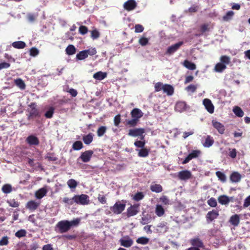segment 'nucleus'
<instances>
[{
	"label": "nucleus",
	"mask_w": 250,
	"mask_h": 250,
	"mask_svg": "<svg viewBox=\"0 0 250 250\" xmlns=\"http://www.w3.org/2000/svg\"><path fill=\"white\" fill-rule=\"evenodd\" d=\"M150 149L144 147L139 150L138 155L140 157H146L148 156Z\"/></svg>",
	"instance_id": "b1692460"
},
{
	"label": "nucleus",
	"mask_w": 250,
	"mask_h": 250,
	"mask_svg": "<svg viewBox=\"0 0 250 250\" xmlns=\"http://www.w3.org/2000/svg\"><path fill=\"white\" fill-rule=\"evenodd\" d=\"M220 60L221 62L225 65L229 64L230 62V57L226 55L222 56L220 57Z\"/></svg>",
	"instance_id": "37998d69"
},
{
	"label": "nucleus",
	"mask_w": 250,
	"mask_h": 250,
	"mask_svg": "<svg viewBox=\"0 0 250 250\" xmlns=\"http://www.w3.org/2000/svg\"><path fill=\"white\" fill-rule=\"evenodd\" d=\"M48 161H56L58 158L55 156L53 153H48L45 157Z\"/></svg>",
	"instance_id": "8fccbe9b"
},
{
	"label": "nucleus",
	"mask_w": 250,
	"mask_h": 250,
	"mask_svg": "<svg viewBox=\"0 0 250 250\" xmlns=\"http://www.w3.org/2000/svg\"><path fill=\"white\" fill-rule=\"evenodd\" d=\"M226 65L221 62L217 63L214 67V71L217 72H222L226 68Z\"/></svg>",
	"instance_id": "7c9ffc66"
},
{
	"label": "nucleus",
	"mask_w": 250,
	"mask_h": 250,
	"mask_svg": "<svg viewBox=\"0 0 250 250\" xmlns=\"http://www.w3.org/2000/svg\"><path fill=\"white\" fill-rule=\"evenodd\" d=\"M197 89V86L194 84H190L186 88L187 91H190L192 93L195 92Z\"/></svg>",
	"instance_id": "680f3d73"
},
{
	"label": "nucleus",
	"mask_w": 250,
	"mask_h": 250,
	"mask_svg": "<svg viewBox=\"0 0 250 250\" xmlns=\"http://www.w3.org/2000/svg\"><path fill=\"white\" fill-rule=\"evenodd\" d=\"M80 221V219L77 218L71 221L62 220L59 222L56 226V230L58 229L60 233H64L68 231L73 226H77Z\"/></svg>",
	"instance_id": "f257e3e1"
},
{
	"label": "nucleus",
	"mask_w": 250,
	"mask_h": 250,
	"mask_svg": "<svg viewBox=\"0 0 250 250\" xmlns=\"http://www.w3.org/2000/svg\"><path fill=\"white\" fill-rule=\"evenodd\" d=\"M12 45L15 48L23 49L26 46V44L22 41H17L13 42Z\"/></svg>",
	"instance_id": "bb28decb"
},
{
	"label": "nucleus",
	"mask_w": 250,
	"mask_h": 250,
	"mask_svg": "<svg viewBox=\"0 0 250 250\" xmlns=\"http://www.w3.org/2000/svg\"><path fill=\"white\" fill-rule=\"evenodd\" d=\"M106 76L107 73L102 71L97 72L93 75V78L99 81L104 79Z\"/></svg>",
	"instance_id": "4be33fe9"
},
{
	"label": "nucleus",
	"mask_w": 250,
	"mask_h": 250,
	"mask_svg": "<svg viewBox=\"0 0 250 250\" xmlns=\"http://www.w3.org/2000/svg\"><path fill=\"white\" fill-rule=\"evenodd\" d=\"M134 145L136 147L138 148H143L144 147L146 142L145 140L144 141H136L134 142Z\"/></svg>",
	"instance_id": "864d4df0"
},
{
	"label": "nucleus",
	"mask_w": 250,
	"mask_h": 250,
	"mask_svg": "<svg viewBox=\"0 0 250 250\" xmlns=\"http://www.w3.org/2000/svg\"><path fill=\"white\" fill-rule=\"evenodd\" d=\"M174 92V87L170 84H165L163 92L166 93L167 96H171Z\"/></svg>",
	"instance_id": "a211bd4d"
},
{
	"label": "nucleus",
	"mask_w": 250,
	"mask_h": 250,
	"mask_svg": "<svg viewBox=\"0 0 250 250\" xmlns=\"http://www.w3.org/2000/svg\"><path fill=\"white\" fill-rule=\"evenodd\" d=\"M93 154V151L91 150H86L83 152L80 158L82 160L83 162H88L90 160V159Z\"/></svg>",
	"instance_id": "9d476101"
},
{
	"label": "nucleus",
	"mask_w": 250,
	"mask_h": 250,
	"mask_svg": "<svg viewBox=\"0 0 250 250\" xmlns=\"http://www.w3.org/2000/svg\"><path fill=\"white\" fill-rule=\"evenodd\" d=\"M212 124L213 126L217 129L220 134H223L224 133L225 128L222 124L215 120H212Z\"/></svg>",
	"instance_id": "ddd939ff"
},
{
	"label": "nucleus",
	"mask_w": 250,
	"mask_h": 250,
	"mask_svg": "<svg viewBox=\"0 0 250 250\" xmlns=\"http://www.w3.org/2000/svg\"><path fill=\"white\" fill-rule=\"evenodd\" d=\"M125 203L121 201L117 202L113 207L110 208V209L114 213L120 214L125 208Z\"/></svg>",
	"instance_id": "20e7f679"
},
{
	"label": "nucleus",
	"mask_w": 250,
	"mask_h": 250,
	"mask_svg": "<svg viewBox=\"0 0 250 250\" xmlns=\"http://www.w3.org/2000/svg\"><path fill=\"white\" fill-rule=\"evenodd\" d=\"M160 201L164 205H169L170 202L169 199L166 196H162L160 198Z\"/></svg>",
	"instance_id": "774afa93"
},
{
	"label": "nucleus",
	"mask_w": 250,
	"mask_h": 250,
	"mask_svg": "<svg viewBox=\"0 0 250 250\" xmlns=\"http://www.w3.org/2000/svg\"><path fill=\"white\" fill-rule=\"evenodd\" d=\"M130 114L132 119L125 120L124 123L129 127H135L138 124L139 119L143 116V113L140 109L135 108L132 110Z\"/></svg>",
	"instance_id": "f03ea898"
},
{
	"label": "nucleus",
	"mask_w": 250,
	"mask_h": 250,
	"mask_svg": "<svg viewBox=\"0 0 250 250\" xmlns=\"http://www.w3.org/2000/svg\"><path fill=\"white\" fill-rule=\"evenodd\" d=\"M183 43V42L181 41L169 46L166 51V54L169 55L173 54L180 48Z\"/></svg>",
	"instance_id": "39448f33"
},
{
	"label": "nucleus",
	"mask_w": 250,
	"mask_h": 250,
	"mask_svg": "<svg viewBox=\"0 0 250 250\" xmlns=\"http://www.w3.org/2000/svg\"><path fill=\"white\" fill-rule=\"evenodd\" d=\"M145 132V129L143 128H135L129 129L128 135L134 137H139V135H142Z\"/></svg>",
	"instance_id": "423d86ee"
},
{
	"label": "nucleus",
	"mask_w": 250,
	"mask_h": 250,
	"mask_svg": "<svg viewBox=\"0 0 250 250\" xmlns=\"http://www.w3.org/2000/svg\"><path fill=\"white\" fill-rule=\"evenodd\" d=\"M150 189L152 191L155 192L156 193H159L162 191L163 188L159 184H154L150 186Z\"/></svg>",
	"instance_id": "72a5a7b5"
},
{
	"label": "nucleus",
	"mask_w": 250,
	"mask_h": 250,
	"mask_svg": "<svg viewBox=\"0 0 250 250\" xmlns=\"http://www.w3.org/2000/svg\"><path fill=\"white\" fill-rule=\"evenodd\" d=\"M121 122V116L120 114H118L115 116L114 118V124L116 126H118Z\"/></svg>",
	"instance_id": "69168bd1"
},
{
	"label": "nucleus",
	"mask_w": 250,
	"mask_h": 250,
	"mask_svg": "<svg viewBox=\"0 0 250 250\" xmlns=\"http://www.w3.org/2000/svg\"><path fill=\"white\" fill-rule=\"evenodd\" d=\"M12 189V186L10 184H5L2 187V191L6 194L10 193Z\"/></svg>",
	"instance_id": "49530a36"
},
{
	"label": "nucleus",
	"mask_w": 250,
	"mask_h": 250,
	"mask_svg": "<svg viewBox=\"0 0 250 250\" xmlns=\"http://www.w3.org/2000/svg\"><path fill=\"white\" fill-rule=\"evenodd\" d=\"M83 147V144L81 141L75 142L72 146V148L75 150H79Z\"/></svg>",
	"instance_id": "4c0bfd02"
},
{
	"label": "nucleus",
	"mask_w": 250,
	"mask_h": 250,
	"mask_svg": "<svg viewBox=\"0 0 250 250\" xmlns=\"http://www.w3.org/2000/svg\"><path fill=\"white\" fill-rule=\"evenodd\" d=\"M187 109V104L185 102L180 101L177 102L175 105L176 111L181 112Z\"/></svg>",
	"instance_id": "6ab92c4d"
},
{
	"label": "nucleus",
	"mask_w": 250,
	"mask_h": 250,
	"mask_svg": "<svg viewBox=\"0 0 250 250\" xmlns=\"http://www.w3.org/2000/svg\"><path fill=\"white\" fill-rule=\"evenodd\" d=\"M40 204V202H37L35 201L31 200L27 202L26 208L30 210H34L38 208Z\"/></svg>",
	"instance_id": "aec40b11"
},
{
	"label": "nucleus",
	"mask_w": 250,
	"mask_h": 250,
	"mask_svg": "<svg viewBox=\"0 0 250 250\" xmlns=\"http://www.w3.org/2000/svg\"><path fill=\"white\" fill-rule=\"evenodd\" d=\"M38 16L37 14L29 13L27 15V18L30 22H34Z\"/></svg>",
	"instance_id": "3c124183"
},
{
	"label": "nucleus",
	"mask_w": 250,
	"mask_h": 250,
	"mask_svg": "<svg viewBox=\"0 0 250 250\" xmlns=\"http://www.w3.org/2000/svg\"><path fill=\"white\" fill-rule=\"evenodd\" d=\"M191 244L196 248H204V244L203 242L199 238H195L192 239L190 241Z\"/></svg>",
	"instance_id": "f3484780"
},
{
	"label": "nucleus",
	"mask_w": 250,
	"mask_h": 250,
	"mask_svg": "<svg viewBox=\"0 0 250 250\" xmlns=\"http://www.w3.org/2000/svg\"><path fill=\"white\" fill-rule=\"evenodd\" d=\"M87 54L84 50L80 51L76 55V59L78 60H83L87 58Z\"/></svg>",
	"instance_id": "ea45409f"
},
{
	"label": "nucleus",
	"mask_w": 250,
	"mask_h": 250,
	"mask_svg": "<svg viewBox=\"0 0 250 250\" xmlns=\"http://www.w3.org/2000/svg\"><path fill=\"white\" fill-rule=\"evenodd\" d=\"M144 30V27L141 24H136L135 26V32L136 33L142 32Z\"/></svg>",
	"instance_id": "0e129e2a"
},
{
	"label": "nucleus",
	"mask_w": 250,
	"mask_h": 250,
	"mask_svg": "<svg viewBox=\"0 0 250 250\" xmlns=\"http://www.w3.org/2000/svg\"><path fill=\"white\" fill-rule=\"evenodd\" d=\"M54 108L50 107L48 110L45 113L44 116L47 119H50L53 117L54 113Z\"/></svg>",
	"instance_id": "79ce46f5"
},
{
	"label": "nucleus",
	"mask_w": 250,
	"mask_h": 250,
	"mask_svg": "<svg viewBox=\"0 0 250 250\" xmlns=\"http://www.w3.org/2000/svg\"><path fill=\"white\" fill-rule=\"evenodd\" d=\"M214 142L213 137L210 135H208L205 138V142L203 143V145L205 147H209L213 144Z\"/></svg>",
	"instance_id": "412c9836"
},
{
	"label": "nucleus",
	"mask_w": 250,
	"mask_h": 250,
	"mask_svg": "<svg viewBox=\"0 0 250 250\" xmlns=\"http://www.w3.org/2000/svg\"><path fill=\"white\" fill-rule=\"evenodd\" d=\"M65 52L67 55H72L75 54L76 52V49L73 45L70 44L68 45L65 49Z\"/></svg>",
	"instance_id": "c85d7f7f"
},
{
	"label": "nucleus",
	"mask_w": 250,
	"mask_h": 250,
	"mask_svg": "<svg viewBox=\"0 0 250 250\" xmlns=\"http://www.w3.org/2000/svg\"><path fill=\"white\" fill-rule=\"evenodd\" d=\"M39 53V50L36 47H32L30 49V55L33 57H36Z\"/></svg>",
	"instance_id": "bf43d9fd"
},
{
	"label": "nucleus",
	"mask_w": 250,
	"mask_h": 250,
	"mask_svg": "<svg viewBox=\"0 0 250 250\" xmlns=\"http://www.w3.org/2000/svg\"><path fill=\"white\" fill-rule=\"evenodd\" d=\"M137 6V2L135 0H128L124 4V8L127 11H130L135 9Z\"/></svg>",
	"instance_id": "0eeeda50"
},
{
	"label": "nucleus",
	"mask_w": 250,
	"mask_h": 250,
	"mask_svg": "<svg viewBox=\"0 0 250 250\" xmlns=\"http://www.w3.org/2000/svg\"><path fill=\"white\" fill-rule=\"evenodd\" d=\"M203 104L205 106L206 109L209 113H213L214 112V107L212 104L211 101L208 99H205L203 100Z\"/></svg>",
	"instance_id": "4468645a"
},
{
	"label": "nucleus",
	"mask_w": 250,
	"mask_h": 250,
	"mask_svg": "<svg viewBox=\"0 0 250 250\" xmlns=\"http://www.w3.org/2000/svg\"><path fill=\"white\" fill-rule=\"evenodd\" d=\"M142 214H143V216L141 218V220L140 221L142 225H145V224H147V223L150 222L151 219L150 215H149L148 214L145 215L144 212H143Z\"/></svg>",
	"instance_id": "2f4dec72"
},
{
	"label": "nucleus",
	"mask_w": 250,
	"mask_h": 250,
	"mask_svg": "<svg viewBox=\"0 0 250 250\" xmlns=\"http://www.w3.org/2000/svg\"><path fill=\"white\" fill-rule=\"evenodd\" d=\"M149 239L148 238L145 237H141L140 238H138L136 242L138 244H141L142 245H146L149 242Z\"/></svg>",
	"instance_id": "de8ad7c7"
},
{
	"label": "nucleus",
	"mask_w": 250,
	"mask_h": 250,
	"mask_svg": "<svg viewBox=\"0 0 250 250\" xmlns=\"http://www.w3.org/2000/svg\"><path fill=\"white\" fill-rule=\"evenodd\" d=\"M14 83L21 90L25 88V84L24 81L21 78L15 80Z\"/></svg>",
	"instance_id": "393cba45"
},
{
	"label": "nucleus",
	"mask_w": 250,
	"mask_h": 250,
	"mask_svg": "<svg viewBox=\"0 0 250 250\" xmlns=\"http://www.w3.org/2000/svg\"><path fill=\"white\" fill-rule=\"evenodd\" d=\"M155 213L159 217H161L165 214V210L161 205H157L156 206Z\"/></svg>",
	"instance_id": "cd10ccee"
},
{
	"label": "nucleus",
	"mask_w": 250,
	"mask_h": 250,
	"mask_svg": "<svg viewBox=\"0 0 250 250\" xmlns=\"http://www.w3.org/2000/svg\"><path fill=\"white\" fill-rule=\"evenodd\" d=\"M46 190L44 188H42L38 190L37 191H36L35 193V196L38 199H41L46 194Z\"/></svg>",
	"instance_id": "473e14b6"
},
{
	"label": "nucleus",
	"mask_w": 250,
	"mask_h": 250,
	"mask_svg": "<svg viewBox=\"0 0 250 250\" xmlns=\"http://www.w3.org/2000/svg\"><path fill=\"white\" fill-rule=\"evenodd\" d=\"M26 142L30 146H38L40 144L38 138L33 135L28 136L26 139Z\"/></svg>",
	"instance_id": "9b49d317"
},
{
	"label": "nucleus",
	"mask_w": 250,
	"mask_h": 250,
	"mask_svg": "<svg viewBox=\"0 0 250 250\" xmlns=\"http://www.w3.org/2000/svg\"><path fill=\"white\" fill-rule=\"evenodd\" d=\"M74 199L75 203L81 205H88L89 203V197L86 194H82L80 195H75Z\"/></svg>",
	"instance_id": "7ed1b4c3"
},
{
	"label": "nucleus",
	"mask_w": 250,
	"mask_h": 250,
	"mask_svg": "<svg viewBox=\"0 0 250 250\" xmlns=\"http://www.w3.org/2000/svg\"><path fill=\"white\" fill-rule=\"evenodd\" d=\"M184 66L188 69L194 70L196 69V65L188 60H185L183 63Z\"/></svg>",
	"instance_id": "a878e982"
},
{
	"label": "nucleus",
	"mask_w": 250,
	"mask_h": 250,
	"mask_svg": "<svg viewBox=\"0 0 250 250\" xmlns=\"http://www.w3.org/2000/svg\"><path fill=\"white\" fill-rule=\"evenodd\" d=\"M234 13L232 11H229L227 12L226 14L223 17V20L224 21H229L230 20L233 16Z\"/></svg>",
	"instance_id": "a19ab883"
},
{
	"label": "nucleus",
	"mask_w": 250,
	"mask_h": 250,
	"mask_svg": "<svg viewBox=\"0 0 250 250\" xmlns=\"http://www.w3.org/2000/svg\"><path fill=\"white\" fill-rule=\"evenodd\" d=\"M67 185L70 188H75L77 185V183L75 180L70 179L68 181Z\"/></svg>",
	"instance_id": "052dcab7"
},
{
	"label": "nucleus",
	"mask_w": 250,
	"mask_h": 250,
	"mask_svg": "<svg viewBox=\"0 0 250 250\" xmlns=\"http://www.w3.org/2000/svg\"><path fill=\"white\" fill-rule=\"evenodd\" d=\"M218 215V212L216 210H212L211 211L208 212L206 215L208 223H209L215 219L217 218Z\"/></svg>",
	"instance_id": "dca6fc26"
},
{
	"label": "nucleus",
	"mask_w": 250,
	"mask_h": 250,
	"mask_svg": "<svg viewBox=\"0 0 250 250\" xmlns=\"http://www.w3.org/2000/svg\"><path fill=\"white\" fill-rule=\"evenodd\" d=\"M8 244V237L4 236L0 240V246H5Z\"/></svg>",
	"instance_id": "338daca9"
},
{
	"label": "nucleus",
	"mask_w": 250,
	"mask_h": 250,
	"mask_svg": "<svg viewBox=\"0 0 250 250\" xmlns=\"http://www.w3.org/2000/svg\"><path fill=\"white\" fill-rule=\"evenodd\" d=\"M177 177L182 180H186L191 177V173H178Z\"/></svg>",
	"instance_id": "c9c22d12"
},
{
	"label": "nucleus",
	"mask_w": 250,
	"mask_h": 250,
	"mask_svg": "<svg viewBox=\"0 0 250 250\" xmlns=\"http://www.w3.org/2000/svg\"><path fill=\"white\" fill-rule=\"evenodd\" d=\"M140 204H136L128 208L127 209V216L130 217L137 214L139 212Z\"/></svg>",
	"instance_id": "6e6552de"
},
{
	"label": "nucleus",
	"mask_w": 250,
	"mask_h": 250,
	"mask_svg": "<svg viewBox=\"0 0 250 250\" xmlns=\"http://www.w3.org/2000/svg\"><path fill=\"white\" fill-rule=\"evenodd\" d=\"M229 222L232 225L237 226L240 222L239 216L238 214L232 215L230 218Z\"/></svg>",
	"instance_id": "5701e85b"
},
{
	"label": "nucleus",
	"mask_w": 250,
	"mask_h": 250,
	"mask_svg": "<svg viewBox=\"0 0 250 250\" xmlns=\"http://www.w3.org/2000/svg\"><path fill=\"white\" fill-rule=\"evenodd\" d=\"M93 137L92 133L83 136V140L85 144L89 145L93 141Z\"/></svg>",
	"instance_id": "c756f323"
},
{
	"label": "nucleus",
	"mask_w": 250,
	"mask_h": 250,
	"mask_svg": "<svg viewBox=\"0 0 250 250\" xmlns=\"http://www.w3.org/2000/svg\"><path fill=\"white\" fill-rule=\"evenodd\" d=\"M100 37V33L97 29H94L91 32V37L93 39H97Z\"/></svg>",
	"instance_id": "5fc2aeb1"
},
{
	"label": "nucleus",
	"mask_w": 250,
	"mask_h": 250,
	"mask_svg": "<svg viewBox=\"0 0 250 250\" xmlns=\"http://www.w3.org/2000/svg\"><path fill=\"white\" fill-rule=\"evenodd\" d=\"M201 151L199 150H194L191 151L183 161V164L188 163L192 159L197 158L200 154Z\"/></svg>",
	"instance_id": "1a4fd4ad"
},
{
	"label": "nucleus",
	"mask_w": 250,
	"mask_h": 250,
	"mask_svg": "<svg viewBox=\"0 0 250 250\" xmlns=\"http://www.w3.org/2000/svg\"><path fill=\"white\" fill-rule=\"evenodd\" d=\"M74 196L72 198H68V197H64L62 199V202L68 205H72L75 203Z\"/></svg>",
	"instance_id": "09e8293b"
},
{
	"label": "nucleus",
	"mask_w": 250,
	"mask_h": 250,
	"mask_svg": "<svg viewBox=\"0 0 250 250\" xmlns=\"http://www.w3.org/2000/svg\"><path fill=\"white\" fill-rule=\"evenodd\" d=\"M233 112L238 117H242L244 116V112L239 106H235L233 109Z\"/></svg>",
	"instance_id": "f704fd0d"
},
{
	"label": "nucleus",
	"mask_w": 250,
	"mask_h": 250,
	"mask_svg": "<svg viewBox=\"0 0 250 250\" xmlns=\"http://www.w3.org/2000/svg\"><path fill=\"white\" fill-rule=\"evenodd\" d=\"M219 202L222 205L228 204L229 202V197L226 195H222L218 198Z\"/></svg>",
	"instance_id": "58836bf2"
},
{
	"label": "nucleus",
	"mask_w": 250,
	"mask_h": 250,
	"mask_svg": "<svg viewBox=\"0 0 250 250\" xmlns=\"http://www.w3.org/2000/svg\"><path fill=\"white\" fill-rule=\"evenodd\" d=\"M164 84L161 82H158L155 84L154 89L155 92H159L164 90Z\"/></svg>",
	"instance_id": "a18cd8bd"
},
{
	"label": "nucleus",
	"mask_w": 250,
	"mask_h": 250,
	"mask_svg": "<svg viewBox=\"0 0 250 250\" xmlns=\"http://www.w3.org/2000/svg\"><path fill=\"white\" fill-rule=\"evenodd\" d=\"M79 32L82 35H85L88 32V28L84 25H81L79 28Z\"/></svg>",
	"instance_id": "13d9d810"
},
{
	"label": "nucleus",
	"mask_w": 250,
	"mask_h": 250,
	"mask_svg": "<svg viewBox=\"0 0 250 250\" xmlns=\"http://www.w3.org/2000/svg\"><path fill=\"white\" fill-rule=\"evenodd\" d=\"M107 128L105 126H101L97 130V134L98 137H102L106 132Z\"/></svg>",
	"instance_id": "c03bdc74"
},
{
	"label": "nucleus",
	"mask_w": 250,
	"mask_h": 250,
	"mask_svg": "<svg viewBox=\"0 0 250 250\" xmlns=\"http://www.w3.org/2000/svg\"><path fill=\"white\" fill-rule=\"evenodd\" d=\"M120 242L121 246L126 248H129L133 245V241L132 239L126 236L121 238L120 240Z\"/></svg>",
	"instance_id": "f8f14e48"
},
{
	"label": "nucleus",
	"mask_w": 250,
	"mask_h": 250,
	"mask_svg": "<svg viewBox=\"0 0 250 250\" xmlns=\"http://www.w3.org/2000/svg\"><path fill=\"white\" fill-rule=\"evenodd\" d=\"M29 106L31 108L29 111V117H37L39 116V111L36 108V104L35 103H31Z\"/></svg>",
	"instance_id": "2eb2a0df"
},
{
	"label": "nucleus",
	"mask_w": 250,
	"mask_h": 250,
	"mask_svg": "<svg viewBox=\"0 0 250 250\" xmlns=\"http://www.w3.org/2000/svg\"><path fill=\"white\" fill-rule=\"evenodd\" d=\"M84 51L86 52V54H87V57L88 55L93 56L97 53L96 49L95 48L84 50Z\"/></svg>",
	"instance_id": "4d7b16f0"
},
{
	"label": "nucleus",
	"mask_w": 250,
	"mask_h": 250,
	"mask_svg": "<svg viewBox=\"0 0 250 250\" xmlns=\"http://www.w3.org/2000/svg\"><path fill=\"white\" fill-rule=\"evenodd\" d=\"M241 175L239 173H232L230 176V180L232 182H237L241 179Z\"/></svg>",
	"instance_id": "e433bc0d"
},
{
	"label": "nucleus",
	"mask_w": 250,
	"mask_h": 250,
	"mask_svg": "<svg viewBox=\"0 0 250 250\" xmlns=\"http://www.w3.org/2000/svg\"><path fill=\"white\" fill-rule=\"evenodd\" d=\"M139 43L142 46H145L148 43V39L145 37H141L139 40Z\"/></svg>",
	"instance_id": "6e6d98bb"
},
{
	"label": "nucleus",
	"mask_w": 250,
	"mask_h": 250,
	"mask_svg": "<svg viewBox=\"0 0 250 250\" xmlns=\"http://www.w3.org/2000/svg\"><path fill=\"white\" fill-rule=\"evenodd\" d=\"M144 197V194L141 192H139L134 195L133 199L136 201H139L143 199Z\"/></svg>",
	"instance_id": "603ef678"
},
{
	"label": "nucleus",
	"mask_w": 250,
	"mask_h": 250,
	"mask_svg": "<svg viewBox=\"0 0 250 250\" xmlns=\"http://www.w3.org/2000/svg\"><path fill=\"white\" fill-rule=\"evenodd\" d=\"M26 235V231L24 229H21L15 233V236L18 238L25 236Z\"/></svg>",
	"instance_id": "e2e57ef3"
}]
</instances>
